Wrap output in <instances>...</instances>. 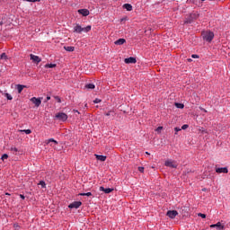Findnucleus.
I'll return each mask as SVG.
<instances>
[{
	"label": "nucleus",
	"mask_w": 230,
	"mask_h": 230,
	"mask_svg": "<svg viewBox=\"0 0 230 230\" xmlns=\"http://www.w3.org/2000/svg\"><path fill=\"white\" fill-rule=\"evenodd\" d=\"M90 30H91V25H88L86 27H82L80 24H76L74 27V33H89Z\"/></svg>",
	"instance_id": "nucleus-1"
},
{
	"label": "nucleus",
	"mask_w": 230,
	"mask_h": 230,
	"mask_svg": "<svg viewBox=\"0 0 230 230\" xmlns=\"http://www.w3.org/2000/svg\"><path fill=\"white\" fill-rule=\"evenodd\" d=\"M202 38L203 40H205L206 42H211V40L215 39V33H213V31H205L202 32Z\"/></svg>",
	"instance_id": "nucleus-2"
},
{
	"label": "nucleus",
	"mask_w": 230,
	"mask_h": 230,
	"mask_svg": "<svg viewBox=\"0 0 230 230\" xmlns=\"http://www.w3.org/2000/svg\"><path fill=\"white\" fill-rule=\"evenodd\" d=\"M55 119H57L58 121H62L63 123L67 121V114L64 113V112H58L55 115Z\"/></svg>",
	"instance_id": "nucleus-3"
},
{
	"label": "nucleus",
	"mask_w": 230,
	"mask_h": 230,
	"mask_svg": "<svg viewBox=\"0 0 230 230\" xmlns=\"http://www.w3.org/2000/svg\"><path fill=\"white\" fill-rule=\"evenodd\" d=\"M164 165L168 166L169 168H177V166H179V164H177V162L172 160L165 161Z\"/></svg>",
	"instance_id": "nucleus-4"
},
{
	"label": "nucleus",
	"mask_w": 230,
	"mask_h": 230,
	"mask_svg": "<svg viewBox=\"0 0 230 230\" xmlns=\"http://www.w3.org/2000/svg\"><path fill=\"white\" fill-rule=\"evenodd\" d=\"M82 206L81 201H74L68 205L69 209H78Z\"/></svg>",
	"instance_id": "nucleus-5"
},
{
	"label": "nucleus",
	"mask_w": 230,
	"mask_h": 230,
	"mask_svg": "<svg viewBox=\"0 0 230 230\" xmlns=\"http://www.w3.org/2000/svg\"><path fill=\"white\" fill-rule=\"evenodd\" d=\"M31 102L35 104V107H40V103H42V98L32 97L31 98Z\"/></svg>",
	"instance_id": "nucleus-6"
},
{
	"label": "nucleus",
	"mask_w": 230,
	"mask_h": 230,
	"mask_svg": "<svg viewBox=\"0 0 230 230\" xmlns=\"http://www.w3.org/2000/svg\"><path fill=\"white\" fill-rule=\"evenodd\" d=\"M125 64H136L137 60L134 57H130L124 59Z\"/></svg>",
	"instance_id": "nucleus-7"
},
{
	"label": "nucleus",
	"mask_w": 230,
	"mask_h": 230,
	"mask_svg": "<svg viewBox=\"0 0 230 230\" xmlns=\"http://www.w3.org/2000/svg\"><path fill=\"white\" fill-rule=\"evenodd\" d=\"M177 215H179V212H177V210L167 211V217H169V218H175Z\"/></svg>",
	"instance_id": "nucleus-8"
},
{
	"label": "nucleus",
	"mask_w": 230,
	"mask_h": 230,
	"mask_svg": "<svg viewBox=\"0 0 230 230\" xmlns=\"http://www.w3.org/2000/svg\"><path fill=\"white\" fill-rule=\"evenodd\" d=\"M30 57H31V60H32V62H35L36 64H39L41 62V59L40 58H39V56L31 54Z\"/></svg>",
	"instance_id": "nucleus-9"
},
{
	"label": "nucleus",
	"mask_w": 230,
	"mask_h": 230,
	"mask_svg": "<svg viewBox=\"0 0 230 230\" xmlns=\"http://www.w3.org/2000/svg\"><path fill=\"white\" fill-rule=\"evenodd\" d=\"M77 12L83 15V17H87V15L90 13L89 9H79Z\"/></svg>",
	"instance_id": "nucleus-10"
},
{
	"label": "nucleus",
	"mask_w": 230,
	"mask_h": 230,
	"mask_svg": "<svg viewBox=\"0 0 230 230\" xmlns=\"http://www.w3.org/2000/svg\"><path fill=\"white\" fill-rule=\"evenodd\" d=\"M47 145H49L50 146L55 148L54 145H58V142L57 140H55L54 138H49V140H47Z\"/></svg>",
	"instance_id": "nucleus-11"
},
{
	"label": "nucleus",
	"mask_w": 230,
	"mask_h": 230,
	"mask_svg": "<svg viewBox=\"0 0 230 230\" xmlns=\"http://www.w3.org/2000/svg\"><path fill=\"white\" fill-rule=\"evenodd\" d=\"M217 173H228L227 167H220L216 169Z\"/></svg>",
	"instance_id": "nucleus-12"
},
{
	"label": "nucleus",
	"mask_w": 230,
	"mask_h": 230,
	"mask_svg": "<svg viewBox=\"0 0 230 230\" xmlns=\"http://www.w3.org/2000/svg\"><path fill=\"white\" fill-rule=\"evenodd\" d=\"M99 190L100 191H103L105 192L106 194H109V193H111V191H114V189H111V188H104V187H100L99 188Z\"/></svg>",
	"instance_id": "nucleus-13"
},
{
	"label": "nucleus",
	"mask_w": 230,
	"mask_h": 230,
	"mask_svg": "<svg viewBox=\"0 0 230 230\" xmlns=\"http://www.w3.org/2000/svg\"><path fill=\"white\" fill-rule=\"evenodd\" d=\"M210 227L213 229L215 227H217V230H222L224 229V226H222V223L220 222H217V224L215 225H211Z\"/></svg>",
	"instance_id": "nucleus-14"
},
{
	"label": "nucleus",
	"mask_w": 230,
	"mask_h": 230,
	"mask_svg": "<svg viewBox=\"0 0 230 230\" xmlns=\"http://www.w3.org/2000/svg\"><path fill=\"white\" fill-rule=\"evenodd\" d=\"M125 42H127V40L125 39H119L117 40L114 44L116 46H123V44H125Z\"/></svg>",
	"instance_id": "nucleus-15"
},
{
	"label": "nucleus",
	"mask_w": 230,
	"mask_h": 230,
	"mask_svg": "<svg viewBox=\"0 0 230 230\" xmlns=\"http://www.w3.org/2000/svg\"><path fill=\"white\" fill-rule=\"evenodd\" d=\"M95 157L97 159V161H106L107 160V156L106 155H95Z\"/></svg>",
	"instance_id": "nucleus-16"
},
{
	"label": "nucleus",
	"mask_w": 230,
	"mask_h": 230,
	"mask_svg": "<svg viewBox=\"0 0 230 230\" xmlns=\"http://www.w3.org/2000/svg\"><path fill=\"white\" fill-rule=\"evenodd\" d=\"M123 8H125V10H127L128 12H132V4H124Z\"/></svg>",
	"instance_id": "nucleus-17"
},
{
	"label": "nucleus",
	"mask_w": 230,
	"mask_h": 230,
	"mask_svg": "<svg viewBox=\"0 0 230 230\" xmlns=\"http://www.w3.org/2000/svg\"><path fill=\"white\" fill-rule=\"evenodd\" d=\"M24 87H25V86L22 85V84H17V85H16V89H17L19 94H21V93H22V90L24 89Z\"/></svg>",
	"instance_id": "nucleus-18"
},
{
	"label": "nucleus",
	"mask_w": 230,
	"mask_h": 230,
	"mask_svg": "<svg viewBox=\"0 0 230 230\" xmlns=\"http://www.w3.org/2000/svg\"><path fill=\"white\" fill-rule=\"evenodd\" d=\"M64 49L66 51H68L69 53L75 51V47H71V46H67V47H64Z\"/></svg>",
	"instance_id": "nucleus-19"
},
{
	"label": "nucleus",
	"mask_w": 230,
	"mask_h": 230,
	"mask_svg": "<svg viewBox=\"0 0 230 230\" xmlns=\"http://www.w3.org/2000/svg\"><path fill=\"white\" fill-rule=\"evenodd\" d=\"M45 67H46L47 69H48V68L57 67V64H53V63L47 64V65H45Z\"/></svg>",
	"instance_id": "nucleus-20"
},
{
	"label": "nucleus",
	"mask_w": 230,
	"mask_h": 230,
	"mask_svg": "<svg viewBox=\"0 0 230 230\" xmlns=\"http://www.w3.org/2000/svg\"><path fill=\"white\" fill-rule=\"evenodd\" d=\"M81 197H93V193L86 192V193H79Z\"/></svg>",
	"instance_id": "nucleus-21"
},
{
	"label": "nucleus",
	"mask_w": 230,
	"mask_h": 230,
	"mask_svg": "<svg viewBox=\"0 0 230 230\" xmlns=\"http://www.w3.org/2000/svg\"><path fill=\"white\" fill-rule=\"evenodd\" d=\"M8 58V56H6V53H2L0 56V60H6Z\"/></svg>",
	"instance_id": "nucleus-22"
},
{
	"label": "nucleus",
	"mask_w": 230,
	"mask_h": 230,
	"mask_svg": "<svg viewBox=\"0 0 230 230\" xmlns=\"http://www.w3.org/2000/svg\"><path fill=\"white\" fill-rule=\"evenodd\" d=\"M19 132H24V134L30 135L31 133V129H20Z\"/></svg>",
	"instance_id": "nucleus-23"
},
{
	"label": "nucleus",
	"mask_w": 230,
	"mask_h": 230,
	"mask_svg": "<svg viewBox=\"0 0 230 230\" xmlns=\"http://www.w3.org/2000/svg\"><path fill=\"white\" fill-rule=\"evenodd\" d=\"M175 107H177V109H184V105L182 103H180V102H176Z\"/></svg>",
	"instance_id": "nucleus-24"
},
{
	"label": "nucleus",
	"mask_w": 230,
	"mask_h": 230,
	"mask_svg": "<svg viewBox=\"0 0 230 230\" xmlns=\"http://www.w3.org/2000/svg\"><path fill=\"white\" fill-rule=\"evenodd\" d=\"M86 89H94V84H88L85 85Z\"/></svg>",
	"instance_id": "nucleus-25"
},
{
	"label": "nucleus",
	"mask_w": 230,
	"mask_h": 230,
	"mask_svg": "<svg viewBox=\"0 0 230 230\" xmlns=\"http://www.w3.org/2000/svg\"><path fill=\"white\" fill-rule=\"evenodd\" d=\"M39 186H41V188H46V181H40Z\"/></svg>",
	"instance_id": "nucleus-26"
},
{
	"label": "nucleus",
	"mask_w": 230,
	"mask_h": 230,
	"mask_svg": "<svg viewBox=\"0 0 230 230\" xmlns=\"http://www.w3.org/2000/svg\"><path fill=\"white\" fill-rule=\"evenodd\" d=\"M27 1V3H40V0H23Z\"/></svg>",
	"instance_id": "nucleus-27"
},
{
	"label": "nucleus",
	"mask_w": 230,
	"mask_h": 230,
	"mask_svg": "<svg viewBox=\"0 0 230 230\" xmlns=\"http://www.w3.org/2000/svg\"><path fill=\"white\" fill-rule=\"evenodd\" d=\"M5 98L7 100H13V97H12V95L10 93H5Z\"/></svg>",
	"instance_id": "nucleus-28"
},
{
	"label": "nucleus",
	"mask_w": 230,
	"mask_h": 230,
	"mask_svg": "<svg viewBox=\"0 0 230 230\" xmlns=\"http://www.w3.org/2000/svg\"><path fill=\"white\" fill-rule=\"evenodd\" d=\"M2 161H4L6 159H8V155L6 154H4L1 157Z\"/></svg>",
	"instance_id": "nucleus-29"
},
{
	"label": "nucleus",
	"mask_w": 230,
	"mask_h": 230,
	"mask_svg": "<svg viewBox=\"0 0 230 230\" xmlns=\"http://www.w3.org/2000/svg\"><path fill=\"white\" fill-rule=\"evenodd\" d=\"M11 152H19V149H17V147H11Z\"/></svg>",
	"instance_id": "nucleus-30"
},
{
	"label": "nucleus",
	"mask_w": 230,
	"mask_h": 230,
	"mask_svg": "<svg viewBox=\"0 0 230 230\" xmlns=\"http://www.w3.org/2000/svg\"><path fill=\"white\" fill-rule=\"evenodd\" d=\"M198 216L201 218H206V214L199 213Z\"/></svg>",
	"instance_id": "nucleus-31"
},
{
	"label": "nucleus",
	"mask_w": 230,
	"mask_h": 230,
	"mask_svg": "<svg viewBox=\"0 0 230 230\" xmlns=\"http://www.w3.org/2000/svg\"><path fill=\"white\" fill-rule=\"evenodd\" d=\"M181 128H174V132L177 134V132H181Z\"/></svg>",
	"instance_id": "nucleus-32"
},
{
	"label": "nucleus",
	"mask_w": 230,
	"mask_h": 230,
	"mask_svg": "<svg viewBox=\"0 0 230 230\" xmlns=\"http://www.w3.org/2000/svg\"><path fill=\"white\" fill-rule=\"evenodd\" d=\"M138 172L143 173V172H145V167H138Z\"/></svg>",
	"instance_id": "nucleus-33"
},
{
	"label": "nucleus",
	"mask_w": 230,
	"mask_h": 230,
	"mask_svg": "<svg viewBox=\"0 0 230 230\" xmlns=\"http://www.w3.org/2000/svg\"><path fill=\"white\" fill-rule=\"evenodd\" d=\"M188 127H190V126H188L187 124L183 125L181 127V130H186V128H188Z\"/></svg>",
	"instance_id": "nucleus-34"
},
{
	"label": "nucleus",
	"mask_w": 230,
	"mask_h": 230,
	"mask_svg": "<svg viewBox=\"0 0 230 230\" xmlns=\"http://www.w3.org/2000/svg\"><path fill=\"white\" fill-rule=\"evenodd\" d=\"M102 102V100H100V99H95L94 101H93V103H100Z\"/></svg>",
	"instance_id": "nucleus-35"
},
{
	"label": "nucleus",
	"mask_w": 230,
	"mask_h": 230,
	"mask_svg": "<svg viewBox=\"0 0 230 230\" xmlns=\"http://www.w3.org/2000/svg\"><path fill=\"white\" fill-rule=\"evenodd\" d=\"M191 58H199V55H197V54H192Z\"/></svg>",
	"instance_id": "nucleus-36"
},
{
	"label": "nucleus",
	"mask_w": 230,
	"mask_h": 230,
	"mask_svg": "<svg viewBox=\"0 0 230 230\" xmlns=\"http://www.w3.org/2000/svg\"><path fill=\"white\" fill-rule=\"evenodd\" d=\"M161 130H163V127H158V128H156V131H157V132H161Z\"/></svg>",
	"instance_id": "nucleus-37"
},
{
	"label": "nucleus",
	"mask_w": 230,
	"mask_h": 230,
	"mask_svg": "<svg viewBox=\"0 0 230 230\" xmlns=\"http://www.w3.org/2000/svg\"><path fill=\"white\" fill-rule=\"evenodd\" d=\"M20 198H22V200H24L26 199V197L22 194H20Z\"/></svg>",
	"instance_id": "nucleus-38"
},
{
	"label": "nucleus",
	"mask_w": 230,
	"mask_h": 230,
	"mask_svg": "<svg viewBox=\"0 0 230 230\" xmlns=\"http://www.w3.org/2000/svg\"><path fill=\"white\" fill-rule=\"evenodd\" d=\"M49 100H51V96H47V99L45 102H49Z\"/></svg>",
	"instance_id": "nucleus-39"
},
{
	"label": "nucleus",
	"mask_w": 230,
	"mask_h": 230,
	"mask_svg": "<svg viewBox=\"0 0 230 230\" xmlns=\"http://www.w3.org/2000/svg\"><path fill=\"white\" fill-rule=\"evenodd\" d=\"M105 116H111V111L105 113Z\"/></svg>",
	"instance_id": "nucleus-40"
},
{
	"label": "nucleus",
	"mask_w": 230,
	"mask_h": 230,
	"mask_svg": "<svg viewBox=\"0 0 230 230\" xmlns=\"http://www.w3.org/2000/svg\"><path fill=\"white\" fill-rule=\"evenodd\" d=\"M146 155H150V153H148V152H146Z\"/></svg>",
	"instance_id": "nucleus-41"
},
{
	"label": "nucleus",
	"mask_w": 230,
	"mask_h": 230,
	"mask_svg": "<svg viewBox=\"0 0 230 230\" xmlns=\"http://www.w3.org/2000/svg\"><path fill=\"white\" fill-rule=\"evenodd\" d=\"M125 20H126V18H122V19H121V21H125Z\"/></svg>",
	"instance_id": "nucleus-42"
},
{
	"label": "nucleus",
	"mask_w": 230,
	"mask_h": 230,
	"mask_svg": "<svg viewBox=\"0 0 230 230\" xmlns=\"http://www.w3.org/2000/svg\"><path fill=\"white\" fill-rule=\"evenodd\" d=\"M2 24H3V22H0V26H2Z\"/></svg>",
	"instance_id": "nucleus-43"
},
{
	"label": "nucleus",
	"mask_w": 230,
	"mask_h": 230,
	"mask_svg": "<svg viewBox=\"0 0 230 230\" xmlns=\"http://www.w3.org/2000/svg\"><path fill=\"white\" fill-rule=\"evenodd\" d=\"M75 112H77L78 114H80V112H78V111H75Z\"/></svg>",
	"instance_id": "nucleus-44"
},
{
	"label": "nucleus",
	"mask_w": 230,
	"mask_h": 230,
	"mask_svg": "<svg viewBox=\"0 0 230 230\" xmlns=\"http://www.w3.org/2000/svg\"><path fill=\"white\" fill-rule=\"evenodd\" d=\"M58 102L60 103V99H58Z\"/></svg>",
	"instance_id": "nucleus-45"
},
{
	"label": "nucleus",
	"mask_w": 230,
	"mask_h": 230,
	"mask_svg": "<svg viewBox=\"0 0 230 230\" xmlns=\"http://www.w3.org/2000/svg\"><path fill=\"white\" fill-rule=\"evenodd\" d=\"M5 195H10L9 193H6Z\"/></svg>",
	"instance_id": "nucleus-46"
}]
</instances>
